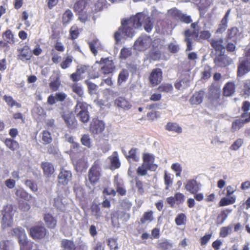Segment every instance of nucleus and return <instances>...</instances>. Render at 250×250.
<instances>
[{"label":"nucleus","instance_id":"1","mask_svg":"<svg viewBox=\"0 0 250 250\" xmlns=\"http://www.w3.org/2000/svg\"><path fill=\"white\" fill-rule=\"evenodd\" d=\"M153 19L143 13H138L129 19L122 21V26L114 34L116 43H119L122 38L125 37L132 38L135 34L134 29L142 25L144 26L146 32H150L153 27Z\"/></svg>","mask_w":250,"mask_h":250},{"label":"nucleus","instance_id":"2","mask_svg":"<svg viewBox=\"0 0 250 250\" xmlns=\"http://www.w3.org/2000/svg\"><path fill=\"white\" fill-rule=\"evenodd\" d=\"M15 211L12 205L4 206L1 211L2 217L1 226L3 229L11 227L13 223V216Z\"/></svg>","mask_w":250,"mask_h":250},{"label":"nucleus","instance_id":"3","mask_svg":"<svg viewBox=\"0 0 250 250\" xmlns=\"http://www.w3.org/2000/svg\"><path fill=\"white\" fill-rule=\"evenodd\" d=\"M12 234L18 237L21 250H30L31 243L27 241V236L24 229L18 227L13 229Z\"/></svg>","mask_w":250,"mask_h":250},{"label":"nucleus","instance_id":"4","mask_svg":"<svg viewBox=\"0 0 250 250\" xmlns=\"http://www.w3.org/2000/svg\"><path fill=\"white\" fill-rule=\"evenodd\" d=\"M88 105L86 103L78 101L75 106V112L78 118L83 123H87L89 120V114L88 112Z\"/></svg>","mask_w":250,"mask_h":250},{"label":"nucleus","instance_id":"5","mask_svg":"<svg viewBox=\"0 0 250 250\" xmlns=\"http://www.w3.org/2000/svg\"><path fill=\"white\" fill-rule=\"evenodd\" d=\"M101 176V168L98 162H95L88 171V179L91 183L95 184Z\"/></svg>","mask_w":250,"mask_h":250},{"label":"nucleus","instance_id":"6","mask_svg":"<svg viewBox=\"0 0 250 250\" xmlns=\"http://www.w3.org/2000/svg\"><path fill=\"white\" fill-rule=\"evenodd\" d=\"M198 23V22H195L191 24V27L193 29L192 34L194 35L195 40L200 41V40H208L210 38L211 34L209 31L204 30L199 32L200 28Z\"/></svg>","mask_w":250,"mask_h":250},{"label":"nucleus","instance_id":"7","mask_svg":"<svg viewBox=\"0 0 250 250\" xmlns=\"http://www.w3.org/2000/svg\"><path fill=\"white\" fill-rule=\"evenodd\" d=\"M151 42L152 40L149 36L142 35L135 42L134 47L136 50L144 51L150 46Z\"/></svg>","mask_w":250,"mask_h":250},{"label":"nucleus","instance_id":"8","mask_svg":"<svg viewBox=\"0 0 250 250\" xmlns=\"http://www.w3.org/2000/svg\"><path fill=\"white\" fill-rule=\"evenodd\" d=\"M17 51L18 59L23 62L30 60L32 56V52L29 46L26 44L18 47Z\"/></svg>","mask_w":250,"mask_h":250},{"label":"nucleus","instance_id":"9","mask_svg":"<svg viewBox=\"0 0 250 250\" xmlns=\"http://www.w3.org/2000/svg\"><path fill=\"white\" fill-rule=\"evenodd\" d=\"M241 32L236 27L229 29L227 32L226 41L236 43L241 38Z\"/></svg>","mask_w":250,"mask_h":250},{"label":"nucleus","instance_id":"10","mask_svg":"<svg viewBox=\"0 0 250 250\" xmlns=\"http://www.w3.org/2000/svg\"><path fill=\"white\" fill-rule=\"evenodd\" d=\"M154 160L155 157L153 154L148 153L143 154V164L147 167L148 169L150 171H155L158 167L157 165L154 163Z\"/></svg>","mask_w":250,"mask_h":250},{"label":"nucleus","instance_id":"11","mask_svg":"<svg viewBox=\"0 0 250 250\" xmlns=\"http://www.w3.org/2000/svg\"><path fill=\"white\" fill-rule=\"evenodd\" d=\"M162 80V71L160 68L154 69L150 74L149 80L152 86L159 84Z\"/></svg>","mask_w":250,"mask_h":250},{"label":"nucleus","instance_id":"12","mask_svg":"<svg viewBox=\"0 0 250 250\" xmlns=\"http://www.w3.org/2000/svg\"><path fill=\"white\" fill-rule=\"evenodd\" d=\"M250 71V62L245 59L239 60L237 68V76L242 77Z\"/></svg>","mask_w":250,"mask_h":250},{"label":"nucleus","instance_id":"13","mask_svg":"<svg viewBox=\"0 0 250 250\" xmlns=\"http://www.w3.org/2000/svg\"><path fill=\"white\" fill-rule=\"evenodd\" d=\"M30 234L35 240L42 239L46 234V229L43 226H35L30 229Z\"/></svg>","mask_w":250,"mask_h":250},{"label":"nucleus","instance_id":"14","mask_svg":"<svg viewBox=\"0 0 250 250\" xmlns=\"http://www.w3.org/2000/svg\"><path fill=\"white\" fill-rule=\"evenodd\" d=\"M100 62L104 64L101 67V71L103 74H110L113 72L115 66L112 61L109 60L108 58L102 59Z\"/></svg>","mask_w":250,"mask_h":250},{"label":"nucleus","instance_id":"15","mask_svg":"<svg viewBox=\"0 0 250 250\" xmlns=\"http://www.w3.org/2000/svg\"><path fill=\"white\" fill-rule=\"evenodd\" d=\"M201 187V185L200 183L194 179H190L187 181L185 188L190 193L195 194L200 189Z\"/></svg>","mask_w":250,"mask_h":250},{"label":"nucleus","instance_id":"16","mask_svg":"<svg viewBox=\"0 0 250 250\" xmlns=\"http://www.w3.org/2000/svg\"><path fill=\"white\" fill-rule=\"evenodd\" d=\"M105 128L104 123L98 119H93L90 124V131L94 134H99L104 131Z\"/></svg>","mask_w":250,"mask_h":250},{"label":"nucleus","instance_id":"17","mask_svg":"<svg viewBox=\"0 0 250 250\" xmlns=\"http://www.w3.org/2000/svg\"><path fill=\"white\" fill-rule=\"evenodd\" d=\"M71 157L74 166L77 171H81L87 168L88 167L87 162L83 156L79 159H75L72 154H71Z\"/></svg>","mask_w":250,"mask_h":250},{"label":"nucleus","instance_id":"18","mask_svg":"<svg viewBox=\"0 0 250 250\" xmlns=\"http://www.w3.org/2000/svg\"><path fill=\"white\" fill-rule=\"evenodd\" d=\"M67 97V95L63 92H57L54 96L51 95L48 97L47 103L49 104L53 105L56 102H63Z\"/></svg>","mask_w":250,"mask_h":250},{"label":"nucleus","instance_id":"19","mask_svg":"<svg viewBox=\"0 0 250 250\" xmlns=\"http://www.w3.org/2000/svg\"><path fill=\"white\" fill-rule=\"evenodd\" d=\"M220 54L214 59V62L218 67H225L230 64L231 60L227 56Z\"/></svg>","mask_w":250,"mask_h":250},{"label":"nucleus","instance_id":"20","mask_svg":"<svg viewBox=\"0 0 250 250\" xmlns=\"http://www.w3.org/2000/svg\"><path fill=\"white\" fill-rule=\"evenodd\" d=\"M114 104L118 108L125 110H129L132 107L129 101L123 97H119L114 101Z\"/></svg>","mask_w":250,"mask_h":250},{"label":"nucleus","instance_id":"21","mask_svg":"<svg viewBox=\"0 0 250 250\" xmlns=\"http://www.w3.org/2000/svg\"><path fill=\"white\" fill-rule=\"evenodd\" d=\"M72 174L70 171L62 169L58 175V182L59 184L67 185L70 181Z\"/></svg>","mask_w":250,"mask_h":250},{"label":"nucleus","instance_id":"22","mask_svg":"<svg viewBox=\"0 0 250 250\" xmlns=\"http://www.w3.org/2000/svg\"><path fill=\"white\" fill-rule=\"evenodd\" d=\"M224 40L222 38L219 39H212L210 41V44L211 46L220 54L224 53L225 50L224 46L223 45Z\"/></svg>","mask_w":250,"mask_h":250},{"label":"nucleus","instance_id":"23","mask_svg":"<svg viewBox=\"0 0 250 250\" xmlns=\"http://www.w3.org/2000/svg\"><path fill=\"white\" fill-rule=\"evenodd\" d=\"M221 91L219 88L210 86L208 89V97L211 102L217 101L220 96Z\"/></svg>","mask_w":250,"mask_h":250},{"label":"nucleus","instance_id":"24","mask_svg":"<svg viewBox=\"0 0 250 250\" xmlns=\"http://www.w3.org/2000/svg\"><path fill=\"white\" fill-rule=\"evenodd\" d=\"M198 9L201 17H203L212 4V0H199Z\"/></svg>","mask_w":250,"mask_h":250},{"label":"nucleus","instance_id":"25","mask_svg":"<svg viewBox=\"0 0 250 250\" xmlns=\"http://www.w3.org/2000/svg\"><path fill=\"white\" fill-rule=\"evenodd\" d=\"M204 96V92L202 90L195 92L190 98V103L192 105H198L202 103Z\"/></svg>","mask_w":250,"mask_h":250},{"label":"nucleus","instance_id":"26","mask_svg":"<svg viewBox=\"0 0 250 250\" xmlns=\"http://www.w3.org/2000/svg\"><path fill=\"white\" fill-rule=\"evenodd\" d=\"M74 9L77 14L84 12V9L85 11H87L88 10V3L84 0L78 1L75 3Z\"/></svg>","mask_w":250,"mask_h":250},{"label":"nucleus","instance_id":"27","mask_svg":"<svg viewBox=\"0 0 250 250\" xmlns=\"http://www.w3.org/2000/svg\"><path fill=\"white\" fill-rule=\"evenodd\" d=\"M250 119V118L246 119L242 118L234 121L232 123L231 131L235 132L240 129L245 124L249 123Z\"/></svg>","mask_w":250,"mask_h":250},{"label":"nucleus","instance_id":"28","mask_svg":"<svg viewBox=\"0 0 250 250\" xmlns=\"http://www.w3.org/2000/svg\"><path fill=\"white\" fill-rule=\"evenodd\" d=\"M235 86L233 83L228 82L223 88V95L226 97L232 96L235 92Z\"/></svg>","mask_w":250,"mask_h":250},{"label":"nucleus","instance_id":"29","mask_svg":"<svg viewBox=\"0 0 250 250\" xmlns=\"http://www.w3.org/2000/svg\"><path fill=\"white\" fill-rule=\"evenodd\" d=\"M2 141L6 147L12 151L16 150L19 148L18 142L13 139L6 138Z\"/></svg>","mask_w":250,"mask_h":250},{"label":"nucleus","instance_id":"30","mask_svg":"<svg viewBox=\"0 0 250 250\" xmlns=\"http://www.w3.org/2000/svg\"><path fill=\"white\" fill-rule=\"evenodd\" d=\"M165 129L176 133H181L182 132V127L176 123L168 122L165 126Z\"/></svg>","mask_w":250,"mask_h":250},{"label":"nucleus","instance_id":"31","mask_svg":"<svg viewBox=\"0 0 250 250\" xmlns=\"http://www.w3.org/2000/svg\"><path fill=\"white\" fill-rule=\"evenodd\" d=\"M42 167L43 169L44 174L49 176L54 172V167L53 165L49 162H42Z\"/></svg>","mask_w":250,"mask_h":250},{"label":"nucleus","instance_id":"32","mask_svg":"<svg viewBox=\"0 0 250 250\" xmlns=\"http://www.w3.org/2000/svg\"><path fill=\"white\" fill-rule=\"evenodd\" d=\"M62 117L69 128L73 126L75 123V118L73 115L69 112H65L63 114Z\"/></svg>","mask_w":250,"mask_h":250},{"label":"nucleus","instance_id":"33","mask_svg":"<svg viewBox=\"0 0 250 250\" xmlns=\"http://www.w3.org/2000/svg\"><path fill=\"white\" fill-rule=\"evenodd\" d=\"M44 220L46 225L50 228L53 229L56 225V220L50 214H45Z\"/></svg>","mask_w":250,"mask_h":250},{"label":"nucleus","instance_id":"34","mask_svg":"<svg viewBox=\"0 0 250 250\" xmlns=\"http://www.w3.org/2000/svg\"><path fill=\"white\" fill-rule=\"evenodd\" d=\"M62 247L64 250H76V246L73 241L63 239L61 242Z\"/></svg>","mask_w":250,"mask_h":250},{"label":"nucleus","instance_id":"35","mask_svg":"<svg viewBox=\"0 0 250 250\" xmlns=\"http://www.w3.org/2000/svg\"><path fill=\"white\" fill-rule=\"evenodd\" d=\"M190 81L187 78H184L183 79L177 82L175 84L176 88L179 90H183L188 87L189 85Z\"/></svg>","mask_w":250,"mask_h":250},{"label":"nucleus","instance_id":"36","mask_svg":"<svg viewBox=\"0 0 250 250\" xmlns=\"http://www.w3.org/2000/svg\"><path fill=\"white\" fill-rule=\"evenodd\" d=\"M15 194L17 197L26 200H29L32 198L31 195H29L22 188L17 189L15 192Z\"/></svg>","mask_w":250,"mask_h":250},{"label":"nucleus","instance_id":"37","mask_svg":"<svg viewBox=\"0 0 250 250\" xmlns=\"http://www.w3.org/2000/svg\"><path fill=\"white\" fill-rule=\"evenodd\" d=\"M71 88L73 92L79 97L82 98L83 96V90L81 85L75 83L71 85Z\"/></svg>","mask_w":250,"mask_h":250},{"label":"nucleus","instance_id":"38","mask_svg":"<svg viewBox=\"0 0 250 250\" xmlns=\"http://www.w3.org/2000/svg\"><path fill=\"white\" fill-rule=\"evenodd\" d=\"M0 250H14L13 243L9 240L1 241L0 242Z\"/></svg>","mask_w":250,"mask_h":250},{"label":"nucleus","instance_id":"39","mask_svg":"<svg viewBox=\"0 0 250 250\" xmlns=\"http://www.w3.org/2000/svg\"><path fill=\"white\" fill-rule=\"evenodd\" d=\"M194 35L192 34V32H191L189 30H186L185 32V41L187 42V50H191L192 49V39L190 38V37Z\"/></svg>","mask_w":250,"mask_h":250},{"label":"nucleus","instance_id":"40","mask_svg":"<svg viewBox=\"0 0 250 250\" xmlns=\"http://www.w3.org/2000/svg\"><path fill=\"white\" fill-rule=\"evenodd\" d=\"M89 48L92 53L96 56L97 51V49H98L100 46V42L97 39H94L89 43Z\"/></svg>","mask_w":250,"mask_h":250},{"label":"nucleus","instance_id":"41","mask_svg":"<svg viewBox=\"0 0 250 250\" xmlns=\"http://www.w3.org/2000/svg\"><path fill=\"white\" fill-rule=\"evenodd\" d=\"M137 150V148H132L129 151L128 155H126L125 152H124V153L127 160H129L130 159H132L133 161L138 162L139 160V157L136 154Z\"/></svg>","mask_w":250,"mask_h":250},{"label":"nucleus","instance_id":"42","mask_svg":"<svg viewBox=\"0 0 250 250\" xmlns=\"http://www.w3.org/2000/svg\"><path fill=\"white\" fill-rule=\"evenodd\" d=\"M111 166L115 168H119L121 166L120 162L118 158V154L117 151H114L111 158Z\"/></svg>","mask_w":250,"mask_h":250},{"label":"nucleus","instance_id":"43","mask_svg":"<svg viewBox=\"0 0 250 250\" xmlns=\"http://www.w3.org/2000/svg\"><path fill=\"white\" fill-rule=\"evenodd\" d=\"M73 14L71 10H67L62 15V23L63 24H68L72 20Z\"/></svg>","mask_w":250,"mask_h":250},{"label":"nucleus","instance_id":"44","mask_svg":"<svg viewBox=\"0 0 250 250\" xmlns=\"http://www.w3.org/2000/svg\"><path fill=\"white\" fill-rule=\"evenodd\" d=\"M172 243L167 239L161 240L159 243V247L163 250H168L172 248Z\"/></svg>","mask_w":250,"mask_h":250},{"label":"nucleus","instance_id":"45","mask_svg":"<svg viewBox=\"0 0 250 250\" xmlns=\"http://www.w3.org/2000/svg\"><path fill=\"white\" fill-rule=\"evenodd\" d=\"M3 99L7 104L10 106L11 107H13L14 106H16L18 108H20L21 107V104L17 103L16 101H15L11 96L5 95L3 97Z\"/></svg>","mask_w":250,"mask_h":250},{"label":"nucleus","instance_id":"46","mask_svg":"<svg viewBox=\"0 0 250 250\" xmlns=\"http://www.w3.org/2000/svg\"><path fill=\"white\" fill-rule=\"evenodd\" d=\"M3 38L7 42L12 44L14 42V35L10 30H6L3 35Z\"/></svg>","mask_w":250,"mask_h":250},{"label":"nucleus","instance_id":"47","mask_svg":"<svg viewBox=\"0 0 250 250\" xmlns=\"http://www.w3.org/2000/svg\"><path fill=\"white\" fill-rule=\"evenodd\" d=\"M167 14L169 16L175 19L180 20L183 13L176 8H173L169 10Z\"/></svg>","mask_w":250,"mask_h":250},{"label":"nucleus","instance_id":"48","mask_svg":"<svg viewBox=\"0 0 250 250\" xmlns=\"http://www.w3.org/2000/svg\"><path fill=\"white\" fill-rule=\"evenodd\" d=\"M235 202V197L234 196L230 197V198H223L220 202V206H225L229 205L232 204Z\"/></svg>","mask_w":250,"mask_h":250},{"label":"nucleus","instance_id":"49","mask_svg":"<svg viewBox=\"0 0 250 250\" xmlns=\"http://www.w3.org/2000/svg\"><path fill=\"white\" fill-rule=\"evenodd\" d=\"M153 219V212L152 211H150L145 212L140 221L142 224H145L146 222H151Z\"/></svg>","mask_w":250,"mask_h":250},{"label":"nucleus","instance_id":"50","mask_svg":"<svg viewBox=\"0 0 250 250\" xmlns=\"http://www.w3.org/2000/svg\"><path fill=\"white\" fill-rule=\"evenodd\" d=\"M52 137L50 133L47 131L44 130L42 132V141L44 144H49L52 142Z\"/></svg>","mask_w":250,"mask_h":250},{"label":"nucleus","instance_id":"51","mask_svg":"<svg viewBox=\"0 0 250 250\" xmlns=\"http://www.w3.org/2000/svg\"><path fill=\"white\" fill-rule=\"evenodd\" d=\"M211 68L208 65H205L204 70L202 72V78L204 80L209 79L211 76Z\"/></svg>","mask_w":250,"mask_h":250},{"label":"nucleus","instance_id":"52","mask_svg":"<svg viewBox=\"0 0 250 250\" xmlns=\"http://www.w3.org/2000/svg\"><path fill=\"white\" fill-rule=\"evenodd\" d=\"M73 61V57L72 56H67L64 58V60L61 62V66L62 69H66L69 67Z\"/></svg>","mask_w":250,"mask_h":250},{"label":"nucleus","instance_id":"53","mask_svg":"<svg viewBox=\"0 0 250 250\" xmlns=\"http://www.w3.org/2000/svg\"><path fill=\"white\" fill-rule=\"evenodd\" d=\"M171 168L175 172L176 177H180L182 170V167L179 163H174L171 166Z\"/></svg>","mask_w":250,"mask_h":250},{"label":"nucleus","instance_id":"54","mask_svg":"<svg viewBox=\"0 0 250 250\" xmlns=\"http://www.w3.org/2000/svg\"><path fill=\"white\" fill-rule=\"evenodd\" d=\"M61 84L59 78L56 77L55 79L53 81H51L49 83V86L50 88L53 91H57Z\"/></svg>","mask_w":250,"mask_h":250},{"label":"nucleus","instance_id":"55","mask_svg":"<svg viewBox=\"0 0 250 250\" xmlns=\"http://www.w3.org/2000/svg\"><path fill=\"white\" fill-rule=\"evenodd\" d=\"M90 11L91 10H88L87 11H85L80 13H78V14L79 15V19L80 21L83 23H85L86 21H88L90 18V15H89L87 13H90Z\"/></svg>","mask_w":250,"mask_h":250},{"label":"nucleus","instance_id":"56","mask_svg":"<svg viewBox=\"0 0 250 250\" xmlns=\"http://www.w3.org/2000/svg\"><path fill=\"white\" fill-rule=\"evenodd\" d=\"M231 230L232 227L231 226L223 227L220 229V236L222 237H226L231 233Z\"/></svg>","mask_w":250,"mask_h":250},{"label":"nucleus","instance_id":"57","mask_svg":"<svg viewBox=\"0 0 250 250\" xmlns=\"http://www.w3.org/2000/svg\"><path fill=\"white\" fill-rule=\"evenodd\" d=\"M81 142L82 144L88 147H90L91 146V139L90 138L89 135L87 134H84L83 135L81 138Z\"/></svg>","mask_w":250,"mask_h":250},{"label":"nucleus","instance_id":"58","mask_svg":"<svg viewBox=\"0 0 250 250\" xmlns=\"http://www.w3.org/2000/svg\"><path fill=\"white\" fill-rule=\"evenodd\" d=\"M158 89L160 92L167 93L172 91L173 87L170 84L165 83L160 85Z\"/></svg>","mask_w":250,"mask_h":250},{"label":"nucleus","instance_id":"59","mask_svg":"<svg viewBox=\"0 0 250 250\" xmlns=\"http://www.w3.org/2000/svg\"><path fill=\"white\" fill-rule=\"evenodd\" d=\"M91 211L92 215L94 216L96 219H98L101 216L102 213L100 208L98 205H93L91 207Z\"/></svg>","mask_w":250,"mask_h":250},{"label":"nucleus","instance_id":"60","mask_svg":"<svg viewBox=\"0 0 250 250\" xmlns=\"http://www.w3.org/2000/svg\"><path fill=\"white\" fill-rule=\"evenodd\" d=\"M85 83L87 84L88 86L89 93L90 94H93L95 93L96 90L98 88L97 85L94 84V83L91 82L89 80L85 81Z\"/></svg>","mask_w":250,"mask_h":250},{"label":"nucleus","instance_id":"61","mask_svg":"<svg viewBox=\"0 0 250 250\" xmlns=\"http://www.w3.org/2000/svg\"><path fill=\"white\" fill-rule=\"evenodd\" d=\"M250 110V103L248 101H244L243 103L242 110L243 113L241 115V117H245L247 115V112Z\"/></svg>","mask_w":250,"mask_h":250},{"label":"nucleus","instance_id":"62","mask_svg":"<svg viewBox=\"0 0 250 250\" xmlns=\"http://www.w3.org/2000/svg\"><path fill=\"white\" fill-rule=\"evenodd\" d=\"M186 218V215L184 213L179 214L175 220L176 224L178 226H181L184 224Z\"/></svg>","mask_w":250,"mask_h":250},{"label":"nucleus","instance_id":"63","mask_svg":"<svg viewBox=\"0 0 250 250\" xmlns=\"http://www.w3.org/2000/svg\"><path fill=\"white\" fill-rule=\"evenodd\" d=\"M147 167L145 166L144 164L139 166L137 169V174L140 176H145L147 174Z\"/></svg>","mask_w":250,"mask_h":250},{"label":"nucleus","instance_id":"64","mask_svg":"<svg viewBox=\"0 0 250 250\" xmlns=\"http://www.w3.org/2000/svg\"><path fill=\"white\" fill-rule=\"evenodd\" d=\"M107 245L110 248V250H118V244L117 240L114 238H110L108 240Z\"/></svg>","mask_w":250,"mask_h":250}]
</instances>
